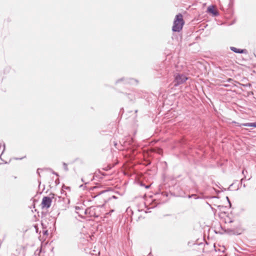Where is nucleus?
Listing matches in <instances>:
<instances>
[{
    "label": "nucleus",
    "instance_id": "423d86ee",
    "mask_svg": "<svg viewBox=\"0 0 256 256\" xmlns=\"http://www.w3.org/2000/svg\"><path fill=\"white\" fill-rule=\"evenodd\" d=\"M242 126H246L256 127V122L244 124H242Z\"/></svg>",
    "mask_w": 256,
    "mask_h": 256
},
{
    "label": "nucleus",
    "instance_id": "0eeeda50",
    "mask_svg": "<svg viewBox=\"0 0 256 256\" xmlns=\"http://www.w3.org/2000/svg\"><path fill=\"white\" fill-rule=\"evenodd\" d=\"M44 234L45 235H48V230L44 231Z\"/></svg>",
    "mask_w": 256,
    "mask_h": 256
},
{
    "label": "nucleus",
    "instance_id": "7ed1b4c3",
    "mask_svg": "<svg viewBox=\"0 0 256 256\" xmlns=\"http://www.w3.org/2000/svg\"><path fill=\"white\" fill-rule=\"evenodd\" d=\"M52 204V199L50 197L44 196L42 200L41 203V206L42 208H49Z\"/></svg>",
    "mask_w": 256,
    "mask_h": 256
},
{
    "label": "nucleus",
    "instance_id": "20e7f679",
    "mask_svg": "<svg viewBox=\"0 0 256 256\" xmlns=\"http://www.w3.org/2000/svg\"><path fill=\"white\" fill-rule=\"evenodd\" d=\"M208 12L214 16H216L218 14L216 7L214 6H210L208 8Z\"/></svg>",
    "mask_w": 256,
    "mask_h": 256
},
{
    "label": "nucleus",
    "instance_id": "39448f33",
    "mask_svg": "<svg viewBox=\"0 0 256 256\" xmlns=\"http://www.w3.org/2000/svg\"><path fill=\"white\" fill-rule=\"evenodd\" d=\"M230 48L232 51H233L236 53H240V54H247L248 53V51L246 49L242 50V49L237 48H236L235 47H233V46L230 47Z\"/></svg>",
    "mask_w": 256,
    "mask_h": 256
},
{
    "label": "nucleus",
    "instance_id": "f257e3e1",
    "mask_svg": "<svg viewBox=\"0 0 256 256\" xmlns=\"http://www.w3.org/2000/svg\"><path fill=\"white\" fill-rule=\"evenodd\" d=\"M184 24L182 15L180 14L176 15L174 20L172 30L174 32H180L182 30Z\"/></svg>",
    "mask_w": 256,
    "mask_h": 256
},
{
    "label": "nucleus",
    "instance_id": "6e6552de",
    "mask_svg": "<svg viewBox=\"0 0 256 256\" xmlns=\"http://www.w3.org/2000/svg\"><path fill=\"white\" fill-rule=\"evenodd\" d=\"M96 188H97V187L94 186V187H92V188H91V189L94 190V189Z\"/></svg>",
    "mask_w": 256,
    "mask_h": 256
},
{
    "label": "nucleus",
    "instance_id": "f03ea898",
    "mask_svg": "<svg viewBox=\"0 0 256 256\" xmlns=\"http://www.w3.org/2000/svg\"><path fill=\"white\" fill-rule=\"evenodd\" d=\"M188 78L184 74H177L174 76V86H177L186 82Z\"/></svg>",
    "mask_w": 256,
    "mask_h": 256
}]
</instances>
